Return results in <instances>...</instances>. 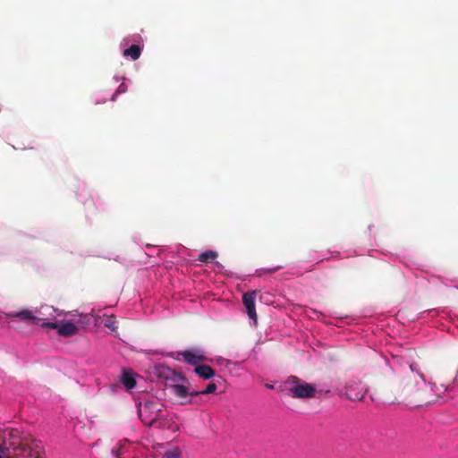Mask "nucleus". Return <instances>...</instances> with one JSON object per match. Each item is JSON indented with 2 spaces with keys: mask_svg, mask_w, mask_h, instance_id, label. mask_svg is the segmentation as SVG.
<instances>
[{
  "mask_svg": "<svg viewBox=\"0 0 458 458\" xmlns=\"http://www.w3.org/2000/svg\"><path fill=\"white\" fill-rule=\"evenodd\" d=\"M150 374L157 380L163 381L170 394L177 398L182 405L192 403L193 397L198 396L197 390H191L184 384L186 378L182 374L163 364H155L151 367Z\"/></svg>",
  "mask_w": 458,
  "mask_h": 458,
  "instance_id": "nucleus-1",
  "label": "nucleus"
},
{
  "mask_svg": "<svg viewBox=\"0 0 458 458\" xmlns=\"http://www.w3.org/2000/svg\"><path fill=\"white\" fill-rule=\"evenodd\" d=\"M40 313L44 316H47V321L43 322L44 327L56 329L60 335L72 336L79 330L77 325L71 320L57 321L56 318L60 316V313L52 306H42L40 308Z\"/></svg>",
  "mask_w": 458,
  "mask_h": 458,
  "instance_id": "nucleus-2",
  "label": "nucleus"
},
{
  "mask_svg": "<svg viewBox=\"0 0 458 458\" xmlns=\"http://www.w3.org/2000/svg\"><path fill=\"white\" fill-rule=\"evenodd\" d=\"M0 458H41L38 452L32 451L30 448L21 446L19 441L7 443L4 441V446H0Z\"/></svg>",
  "mask_w": 458,
  "mask_h": 458,
  "instance_id": "nucleus-3",
  "label": "nucleus"
},
{
  "mask_svg": "<svg viewBox=\"0 0 458 458\" xmlns=\"http://www.w3.org/2000/svg\"><path fill=\"white\" fill-rule=\"evenodd\" d=\"M287 384L289 385L288 391L293 397L310 398L315 394L316 387L313 385L303 382L296 377H291Z\"/></svg>",
  "mask_w": 458,
  "mask_h": 458,
  "instance_id": "nucleus-4",
  "label": "nucleus"
},
{
  "mask_svg": "<svg viewBox=\"0 0 458 458\" xmlns=\"http://www.w3.org/2000/svg\"><path fill=\"white\" fill-rule=\"evenodd\" d=\"M140 40L141 38L139 35L123 38L120 43V47L123 49V55L133 61L139 59L142 50V47L139 44Z\"/></svg>",
  "mask_w": 458,
  "mask_h": 458,
  "instance_id": "nucleus-5",
  "label": "nucleus"
},
{
  "mask_svg": "<svg viewBox=\"0 0 458 458\" xmlns=\"http://www.w3.org/2000/svg\"><path fill=\"white\" fill-rule=\"evenodd\" d=\"M14 318H19L25 321H30L33 324H36L38 326H40L44 327L43 322H46L47 319V316H44L40 313V310H37L36 312H33L30 310H20L18 312H15L11 315Z\"/></svg>",
  "mask_w": 458,
  "mask_h": 458,
  "instance_id": "nucleus-6",
  "label": "nucleus"
},
{
  "mask_svg": "<svg viewBox=\"0 0 458 458\" xmlns=\"http://www.w3.org/2000/svg\"><path fill=\"white\" fill-rule=\"evenodd\" d=\"M256 291H250L247 293H244L242 295V303L244 305V308L246 310L247 315L250 318V319L252 321V324L254 326L257 325V313H256V307H255V301H256Z\"/></svg>",
  "mask_w": 458,
  "mask_h": 458,
  "instance_id": "nucleus-7",
  "label": "nucleus"
},
{
  "mask_svg": "<svg viewBox=\"0 0 458 458\" xmlns=\"http://www.w3.org/2000/svg\"><path fill=\"white\" fill-rule=\"evenodd\" d=\"M367 389L360 383L349 384L346 386V395L352 401H360L365 397Z\"/></svg>",
  "mask_w": 458,
  "mask_h": 458,
  "instance_id": "nucleus-8",
  "label": "nucleus"
},
{
  "mask_svg": "<svg viewBox=\"0 0 458 458\" xmlns=\"http://www.w3.org/2000/svg\"><path fill=\"white\" fill-rule=\"evenodd\" d=\"M183 360L191 365H197L205 360L203 351L199 349H190L180 353Z\"/></svg>",
  "mask_w": 458,
  "mask_h": 458,
  "instance_id": "nucleus-9",
  "label": "nucleus"
},
{
  "mask_svg": "<svg viewBox=\"0 0 458 458\" xmlns=\"http://www.w3.org/2000/svg\"><path fill=\"white\" fill-rule=\"evenodd\" d=\"M113 81L114 82H121L118 89L114 91V93L112 95V97L110 98L111 101L114 102L117 99L119 95L124 94L127 92L128 85L126 84L127 79L124 76H119V75L115 74L113 77Z\"/></svg>",
  "mask_w": 458,
  "mask_h": 458,
  "instance_id": "nucleus-10",
  "label": "nucleus"
},
{
  "mask_svg": "<svg viewBox=\"0 0 458 458\" xmlns=\"http://www.w3.org/2000/svg\"><path fill=\"white\" fill-rule=\"evenodd\" d=\"M120 382L126 389L131 390L136 386V374L131 370H124L120 377Z\"/></svg>",
  "mask_w": 458,
  "mask_h": 458,
  "instance_id": "nucleus-11",
  "label": "nucleus"
},
{
  "mask_svg": "<svg viewBox=\"0 0 458 458\" xmlns=\"http://www.w3.org/2000/svg\"><path fill=\"white\" fill-rule=\"evenodd\" d=\"M152 403H145L143 405H140L139 407V415L140 417L143 418L148 411L150 414L147 416V418L152 421L155 420L157 418V412L160 411L157 408H155L153 411H150L152 409Z\"/></svg>",
  "mask_w": 458,
  "mask_h": 458,
  "instance_id": "nucleus-12",
  "label": "nucleus"
},
{
  "mask_svg": "<svg viewBox=\"0 0 458 458\" xmlns=\"http://www.w3.org/2000/svg\"><path fill=\"white\" fill-rule=\"evenodd\" d=\"M194 371L199 377L204 379H209L215 376L214 370L208 365H199Z\"/></svg>",
  "mask_w": 458,
  "mask_h": 458,
  "instance_id": "nucleus-13",
  "label": "nucleus"
},
{
  "mask_svg": "<svg viewBox=\"0 0 458 458\" xmlns=\"http://www.w3.org/2000/svg\"><path fill=\"white\" fill-rule=\"evenodd\" d=\"M217 257V253L214 250H207L204 252H201L199 255V260L200 262H207L209 259H215Z\"/></svg>",
  "mask_w": 458,
  "mask_h": 458,
  "instance_id": "nucleus-14",
  "label": "nucleus"
},
{
  "mask_svg": "<svg viewBox=\"0 0 458 458\" xmlns=\"http://www.w3.org/2000/svg\"><path fill=\"white\" fill-rule=\"evenodd\" d=\"M216 390V385L215 383H209L207 387L203 390H197L198 395L213 394Z\"/></svg>",
  "mask_w": 458,
  "mask_h": 458,
  "instance_id": "nucleus-15",
  "label": "nucleus"
},
{
  "mask_svg": "<svg viewBox=\"0 0 458 458\" xmlns=\"http://www.w3.org/2000/svg\"><path fill=\"white\" fill-rule=\"evenodd\" d=\"M181 452L177 448H174L172 450L166 451L165 453V458H180Z\"/></svg>",
  "mask_w": 458,
  "mask_h": 458,
  "instance_id": "nucleus-16",
  "label": "nucleus"
},
{
  "mask_svg": "<svg viewBox=\"0 0 458 458\" xmlns=\"http://www.w3.org/2000/svg\"><path fill=\"white\" fill-rule=\"evenodd\" d=\"M103 324L106 327L111 329L112 331L115 328V321L113 317H108L106 320L103 321Z\"/></svg>",
  "mask_w": 458,
  "mask_h": 458,
  "instance_id": "nucleus-17",
  "label": "nucleus"
},
{
  "mask_svg": "<svg viewBox=\"0 0 458 458\" xmlns=\"http://www.w3.org/2000/svg\"><path fill=\"white\" fill-rule=\"evenodd\" d=\"M89 322V319L88 318L87 315H80L79 318L77 320V323L81 324H88Z\"/></svg>",
  "mask_w": 458,
  "mask_h": 458,
  "instance_id": "nucleus-18",
  "label": "nucleus"
},
{
  "mask_svg": "<svg viewBox=\"0 0 458 458\" xmlns=\"http://www.w3.org/2000/svg\"><path fill=\"white\" fill-rule=\"evenodd\" d=\"M418 375H419V377L422 379V381H423L424 383H426V380H425L424 376H423L422 374L419 373V372H418Z\"/></svg>",
  "mask_w": 458,
  "mask_h": 458,
  "instance_id": "nucleus-19",
  "label": "nucleus"
},
{
  "mask_svg": "<svg viewBox=\"0 0 458 458\" xmlns=\"http://www.w3.org/2000/svg\"><path fill=\"white\" fill-rule=\"evenodd\" d=\"M277 268H278V267H273V268H270V269H269V272H275V271H276V270H277Z\"/></svg>",
  "mask_w": 458,
  "mask_h": 458,
  "instance_id": "nucleus-20",
  "label": "nucleus"
},
{
  "mask_svg": "<svg viewBox=\"0 0 458 458\" xmlns=\"http://www.w3.org/2000/svg\"><path fill=\"white\" fill-rule=\"evenodd\" d=\"M267 387H268V388H273V386H271V385H267Z\"/></svg>",
  "mask_w": 458,
  "mask_h": 458,
  "instance_id": "nucleus-21",
  "label": "nucleus"
},
{
  "mask_svg": "<svg viewBox=\"0 0 458 458\" xmlns=\"http://www.w3.org/2000/svg\"><path fill=\"white\" fill-rule=\"evenodd\" d=\"M95 103H96V104H100L101 102H100V101H98V100H96V102H95Z\"/></svg>",
  "mask_w": 458,
  "mask_h": 458,
  "instance_id": "nucleus-22",
  "label": "nucleus"
},
{
  "mask_svg": "<svg viewBox=\"0 0 458 458\" xmlns=\"http://www.w3.org/2000/svg\"><path fill=\"white\" fill-rule=\"evenodd\" d=\"M457 376H458V369H457Z\"/></svg>",
  "mask_w": 458,
  "mask_h": 458,
  "instance_id": "nucleus-23",
  "label": "nucleus"
}]
</instances>
